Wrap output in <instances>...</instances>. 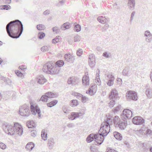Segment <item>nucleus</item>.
Wrapping results in <instances>:
<instances>
[{
  "instance_id": "nucleus-45",
  "label": "nucleus",
  "mask_w": 152,
  "mask_h": 152,
  "mask_svg": "<svg viewBox=\"0 0 152 152\" xmlns=\"http://www.w3.org/2000/svg\"><path fill=\"white\" fill-rule=\"evenodd\" d=\"M135 14V11H134L132 12L130 18V22H132L134 19V16Z\"/></svg>"
},
{
  "instance_id": "nucleus-18",
  "label": "nucleus",
  "mask_w": 152,
  "mask_h": 152,
  "mask_svg": "<svg viewBox=\"0 0 152 152\" xmlns=\"http://www.w3.org/2000/svg\"><path fill=\"white\" fill-rule=\"evenodd\" d=\"M135 4L134 0H129L128 4L129 6V8L131 10H133L134 9Z\"/></svg>"
},
{
  "instance_id": "nucleus-58",
  "label": "nucleus",
  "mask_w": 152,
  "mask_h": 152,
  "mask_svg": "<svg viewBox=\"0 0 152 152\" xmlns=\"http://www.w3.org/2000/svg\"><path fill=\"white\" fill-rule=\"evenodd\" d=\"M107 152H118L114 149H113L110 148L108 149V151H107Z\"/></svg>"
},
{
  "instance_id": "nucleus-37",
  "label": "nucleus",
  "mask_w": 152,
  "mask_h": 152,
  "mask_svg": "<svg viewBox=\"0 0 152 152\" xmlns=\"http://www.w3.org/2000/svg\"><path fill=\"white\" fill-rule=\"evenodd\" d=\"M115 104V99H112V100L110 101V103H109V106L110 108H112L114 107Z\"/></svg>"
},
{
  "instance_id": "nucleus-20",
  "label": "nucleus",
  "mask_w": 152,
  "mask_h": 152,
  "mask_svg": "<svg viewBox=\"0 0 152 152\" xmlns=\"http://www.w3.org/2000/svg\"><path fill=\"white\" fill-rule=\"evenodd\" d=\"M96 87V86L93 85L91 86L90 88H89L88 91H86V93L87 94H89L90 95H92L93 94V93L95 91V88Z\"/></svg>"
},
{
  "instance_id": "nucleus-31",
  "label": "nucleus",
  "mask_w": 152,
  "mask_h": 152,
  "mask_svg": "<svg viewBox=\"0 0 152 152\" xmlns=\"http://www.w3.org/2000/svg\"><path fill=\"white\" fill-rule=\"evenodd\" d=\"M74 30L75 31L79 32L81 30V26L80 25L76 24L74 25Z\"/></svg>"
},
{
  "instance_id": "nucleus-60",
  "label": "nucleus",
  "mask_w": 152,
  "mask_h": 152,
  "mask_svg": "<svg viewBox=\"0 0 152 152\" xmlns=\"http://www.w3.org/2000/svg\"><path fill=\"white\" fill-rule=\"evenodd\" d=\"M117 83L119 85H121L122 83V81L121 79L119 78L117 80Z\"/></svg>"
},
{
  "instance_id": "nucleus-44",
  "label": "nucleus",
  "mask_w": 152,
  "mask_h": 152,
  "mask_svg": "<svg viewBox=\"0 0 152 152\" xmlns=\"http://www.w3.org/2000/svg\"><path fill=\"white\" fill-rule=\"evenodd\" d=\"M52 30L54 32H55L56 33H58L59 31V28H58L56 26L53 27L52 28Z\"/></svg>"
},
{
  "instance_id": "nucleus-57",
  "label": "nucleus",
  "mask_w": 152,
  "mask_h": 152,
  "mask_svg": "<svg viewBox=\"0 0 152 152\" xmlns=\"http://www.w3.org/2000/svg\"><path fill=\"white\" fill-rule=\"evenodd\" d=\"M63 110L64 113L66 114H68L69 113V110H68L66 108L64 107L63 108Z\"/></svg>"
},
{
  "instance_id": "nucleus-27",
  "label": "nucleus",
  "mask_w": 152,
  "mask_h": 152,
  "mask_svg": "<svg viewBox=\"0 0 152 152\" xmlns=\"http://www.w3.org/2000/svg\"><path fill=\"white\" fill-rule=\"evenodd\" d=\"M55 142L54 139L53 138H50L48 140V144L49 146V148L52 149L54 145Z\"/></svg>"
},
{
  "instance_id": "nucleus-2",
  "label": "nucleus",
  "mask_w": 152,
  "mask_h": 152,
  "mask_svg": "<svg viewBox=\"0 0 152 152\" xmlns=\"http://www.w3.org/2000/svg\"><path fill=\"white\" fill-rule=\"evenodd\" d=\"M6 29L8 35L14 39L18 38L23 30V25L20 20H16L10 22L6 26Z\"/></svg>"
},
{
  "instance_id": "nucleus-39",
  "label": "nucleus",
  "mask_w": 152,
  "mask_h": 152,
  "mask_svg": "<svg viewBox=\"0 0 152 152\" xmlns=\"http://www.w3.org/2000/svg\"><path fill=\"white\" fill-rule=\"evenodd\" d=\"M95 60V56L93 54H91L89 56L88 61Z\"/></svg>"
},
{
  "instance_id": "nucleus-48",
  "label": "nucleus",
  "mask_w": 152,
  "mask_h": 152,
  "mask_svg": "<svg viewBox=\"0 0 152 152\" xmlns=\"http://www.w3.org/2000/svg\"><path fill=\"white\" fill-rule=\"evenodd\" d=\"M129 71L126 69H124L122 73L123 75L125 76L128 75H129Z\"/></svg>"
},
{
  "instance_id": "nucleus-9",
  "label": "nucleus",
  "mask_w": 152,
  "mask_h": 152,
  "mask_svg": "<svg viewBox=\"0 0 152 152\" xmlns=\"http://www.w3.org/2000/svg\"><path fill=\"white\" fill-rule=\"evenodd\" d=\"M132 122L133 124L136 125H140L144 123L145 120L140 116H136L133 118Z\"/></svg>"
},
{
  "instance_id": "nucleus-19",
  "label": "nucleus",
  "mask_w": 152,
  "mask_h": 152,
  "mask_svg": "<svg viewBox=\"0 0 152 152\" xmlns=\"http://www.w3.org/2000/svg\"><path fill=\"white\" fill-rule=\"evenodd\" d=\"M77 78H76L69 77L68 81L67 83L68 84L70 85H75L76 83Z\"/></svg>"
},
{
  "instance_id": "nucleus-62",
  "label": "nucleus",
  "mask_w": 152,
  "mask_h": 152,
  "mask_svg": "<svg viewBox=\"0 0 152 152\" xmlns=\"http://www.w3.org/2000/svg\"><path fill=\"white\" fill-rule=\"evenodd\" d=\"M96 83L98 85H100V82H101L99 78H96Z\"/></svg>"
},
{
  "instance_id": "nucleus-14",
  "label": "nucleus",
  "mask_w": 152,
  "mask_h": 152,
  "mask_svg": "<svg viewBox=\"0 0 152 152\" xmlns=\"http://www.w3.org/2000/svg\"><path fill=\"white\" fill-rule=\"evenodd\" d=\"M65 60L70 63H73L74 61V57L69 54H66L64 56Z\"/></svg>"
},
{
  "instance_id": "nucleus-52",
  "label": "nucleus",
  "mask_w": 152,
  "mask_h": 152,
  "mask_svg": "<svg viewBox=\"0 0 152 152\" xmlns=\"http://www.w3.org/2000/svg\"><path fill=\"white\" fill-rule=\"evenodd\" d=\"M37 134V132L36 130H33L31 131V135L33 137H35Z\"/></svg>"
},
{
  "instance_id": "nucleus-49",
  "label": "nucleus",
  "mask_w": 152,
  "mask_h": 152,
  "mask_svg": "<svg viewBox=\"0 0 152 152\" xmlns=\"http://www.w3.org/2000/svg\"><path fill=\"white\" fill-rule=\"evenodd\" d=\"M90 149L91 152H98L97 149L96 148H94V146H91Z\"/></svg>"
},
{
  "instance_id": "nucleus-51",
  "label": "nucleus",
  "mask_w": 152,
  "mask_h": 152,
  "mask_svg": "<svg viewBox=\"0 0 152 152\" xmlns=\"http://www.w3.org/2000/svg\"><path fill=\"white\" fill-rule=\"evenodd\" d=\"M121 105H119L117 107L114 108L113 109V111L115 113L117 112L119 110L120 108Z\"/></svg>"
},
{
  "instance_id": "nucleus-64",
  "label": "nucleus",
  "mask_w": 152,
  "mask_h": 152,
  "mask_svg": "<svg viewBox=\"0 0 152 152\" xmlns=\"http://www.w3.org/2000/svg\"><path fill=\"white\" fill-rule=\"evenodd\" d=\"M15 73L18 76H20V75L21 74V72L20 71H19L18 70H17L15 72Z\"/></svg>"
},
{
  "instance_id": "nucleus-23",
  "label": "nucleus",
  "mask_w": 152,
  "mask_h": 152,
  "mask_svg": "<svg viewBox=\"0 0 152 152\" xmlns=\"http://www.w3.org/2000/svg\"><path fill=\"white\" fill-rule=\"evenodd\" d=\"M26 126L28 128H32L35 127V123L33 121H28L26 123Z\"/></svg>"
},
{
  "instance_id": "nucleus-11",
  "label": "nucleus",
  "mask_w": 152,
  "mask_h": 152,
  "mask_svg": "<svg viewBox=\"0 0 152 152\" xmlns=\"http://www.w3.org/2000/svg\"><path fill=\"white\" fill-rule=\"evenodd\" d=\"M118 91L115 89H112L109 94V98L110 99L115 100L118 98Z\"/></svg>"
},
{
  "instance_id": "nucleus-33",
  "label": "nucleus",
  "mask_w": 152,
  "mask_h": 152,
  "mask_svg": "<svg viewBox=\"0 0 152 152\" xmlns=\"http://www.w3.org/2000/svg\"><path fill=\"white\" fill-rule=\"evenodd\" d=\"M37 29L39 30H44L45 28V26L42 24L38 25L37 26Z\"/></svg>"
},
{
  "instance_id": "nucleus-3",
  "label": "nucleus",
  "mask_w": 152,
  "mask_h": 152,
  "mask_svg": "<svg viewBox=\"0 0 152 152\" xmlns=\"http://www.w3.org/2000/svg\"><path fill=\"white\" fill-rule=\"evenodd\" d=\"M2 127L6 133L11 135L16 133L21 136L23 132L22 126L18 123L14 124L13 126L7 122H4L3 123Z\"/></svg>"
},
{
  "instance_id": "nucleus-47",
  "label": "nucleus",
  "mask_w": 152,
  "mask_h": 152,
  "mask_svg": "<svg viewBox=\"0 0 152 152\" xmlns=\"http://www.w3.org/2000/svg\"><path fill=\"white\" fill-rule=\"evenodd\" d=\"M0 148L2 149H5L6 148V145L2 142L0 143Z\"/></svg>"
},
{
  "instance_id": "nucleus-8",
  "label": "nucleus",
  "mask_w": 152,
  "mask_h": 152,
  "mask_svg": "<svg viewBox=\"0 0 152 152\" xmlns=\"http://www.w3.org/2000/svg\"><path fill=\"white\" fill-rule=\"evenodd\" d=\"M126 96L127 99L129 100H137V94L134 91H129L126 93Z\"/></svg>"
},
{
  "instance_id": "nucleus-36",
  "label": "nucleus",
  "mask_w": 152,
  "mask_h": 152,
  "mask_svg": "<svg viewBox=\"0 0 152 152\" xmlns=\"http://www.w3.org/2000/svg\"><path fill=\"white\" fill-rule=\"evenodd\" d=\"M59 36H57L55 38L52 39V42L53 43L56 44L59 42L60 39L59 38Z\"/></svg>"
},
{
  "instance_id": "nucleus-21",
  "label": "nucleus",
  "mask_w": 152,
  "mask_h": 152,
  "mask_svg": "<svg viewBox=\"0 0 152 152\" xmlns=\"http://www.w3.org/2000/svg\"><path fill=\"white\" fill-rule=\"evenodd\" d=\"M114 136L118 140H121L122 139L121 134L119 132H115L113 133Z\"/></svg>"
},
{
  "instance_id": "nucleus-59",
  "label": "nucleus",
  "mask_w": 152,
  "mask_h": 152,
  "mask_svg": "<svg viewBox=\"0 0 152 152\" xmlns=\"http://www.w3.org/2000/svg\"><path fill=\"white\" fill-rule=\"evenodd\" d=\"M83 95L81 94H78L77 96V98L81 100Z\"/></svg>"
},
{
  "instance_id": "nucleus-34",
  "label": "nucleus",
  "mask_w": 152,
  "mask_h": 152,
  "mask_svg": "<svg viewBox=\"0 0 152 152\" xmlns=\"http://www.w3.org/2000/svg\"><path fill=\"white\" fill-rule=\"evenodd\" d=\"M78 104L77 101L76 99L72 100L70 103V105L72 107L76 106Z\"/></svg>"
},
{
  "instance_id": "nucleus-35",
  "label": "nucleus",
  "mask_w": 152,
  "mask_h": 152,
  "mask_svg": "<svg viewBox=\"0 0 152 152\" xmlns=\"http://www.w3.org/2000/svg\"><path fill=\"white\" fill-rule=\"evenodd\" d=\"M89 64L92 69L94 67L95 65L96 62L95 60H94L92 61H88Z\"/></svg>"
},
{
  "instance_id": "nucleus-55",
  "label": "nucleus",
  "mask_w": 152,
  "mask_h": 152,
  "mask_svg": "<svg viewBox=\"0 0 152 152\" xmlns=\"http://www.w3.org/2000/svg\"><path fill=\"white\" fill-rule=\"evenodd\" d=\"M67 126L70 128H72L75 126V125L73 123L69 124L67 125Z\"/></svg>"
},
{
  "instance_id": "nucleus-17",
  "label": "nucleus",
  "mask_w": 152,
  "mask_h": 152,
  "mask_svg": "<svg viewBox=\"0 0 152 152\" xmlns=\"http://www.w3.org/2000/svg\"><path fill=\"white\" fill-rule=\"evenodd\" d=\"M82 83L84 86H87L89 84V79L88 77L86 75L83 77Z\"/></svg>"
},
{
  "instance_id": "nucleus-29",
  "label": "nucleus",
  "mask_w": 152,
  "mask_h": 152,
  "mask_svg": "<svg viewBox=\"0 0 152 152\" xmlns=\"http://www.w3.org/2000/svg\"><path fill=\"white\" fill-rule=\"evenodd\" d=\"M121 121V120H120V118L118 116H116L114 117L113 119V122L115 126H116V125L118 124Z\"/></svg>"
},
{
  "instance_id": "nucleus-46",
  "label": "nucleus",
  "mask_w": 152,
  "mask_h": 152,
  "mask_svg": "<svg viewBox=\"0 0 152 152\" xmlns=\"http://www.w3.org/2000/svg\"><path fill=\"white\" fill-rule=\"evenodd\" d=\"M80 37L78 35H77L74 37V40L75 42H78L80 41Z\"/></svg>"
},
{
  "instance_id": "nucleus-56",
  "label": "nucleus",
  "mask_w": 152,
  "mask_h": 152,
  "mask_svg": "<svg viewBox=\"0 0 152 152\" xmlns=\"http://www.w3.org/2000/svg\"><path fill=\"white\" fill-rule=\"evenodd\" d=\"M103 56L106 58H109L110 57L109 54L107 52H105L103 54Z\"/></svg>"
},
{
  "instance_id": "nucleus-50",
  "label": "nucleus",
  "mask_w": 152,
  "mask_h": 152,
  "mask_svg": "<svg viewBox=\"0 0 152 152\" xmlns=\"http://www.w3.org/2000/svg\"><path fill=\"white\" fill-rule=\"evenodd\" d=\"M146 134H148L150 136L152 135V131L150 129H148L146 132Z\"/></svg>"
},
{
  "instance_id": "nucleus-4",
  "label": "nucleus",
  "mask_w": 152,
  "mask_h": 152,
  "mask_svg": "<svg viewBox=\"0 0 152 152\" xmlns=\"http://www.w3.org/2000/svg\"><path fill=\"white\" fill-rule=\"evenodd\" d=\"M64 64V61L61 60L58 61L56 63V66L54 64L51 62L47 63L45 64L43 66L42 70L43 72L48 74H55L57 71L56 67H61Z\"/></svg>"
},
{
  "instance_id": "nucleus-12",
  "label": "nucleus",
  "mask_w": 152,
  "mask_h": 152,
  "mask_svg": "<svg viewBox=\"0 0 152 152\" xmlns=\"http://www.w3.org/2000/svg\"><path fill=\"white\" fill-rule=\"evenodd\" d=\"M83 115V114L81 112H72L71 115H69L68 118L71 120H73L80 117L81 116H82Z\"/></svg>"
},
{
  "instance_id": "nucleus-10",
  "label": "nucleus",
  "mask_w": 152,
  "mask_h": 152,
  "mask_svg": "<svg viewBox=\"0 0 152 152\" xmlns=\"http://www.w3.org/2000/svg\"><path fill=\"white\" fill-rule=\"evenodd\" d=\"M32 114L35 115L37 113L38 117L39 118L41 117V111L40 109L37 106H34L31 105L30 106Z\"/></svg>"
},
{
  "instance_id": "nucleus-25",
  "label": "nucleus",
  "mask_w": 152,
  "mask_h": 152,
  "mask_svg": "<svg viewBox=\"0 0 152 152\" xmlns=\"http://www.w3.org/2000/svg\"><path fill=\"white\" fill-rule=\"evenodd\" d=\"M98 21L100 23H105L108 20L105 17H103L102 16L99 17L97 18Z\"/></svg>"
},
{
  "instance_id": "nucleus-5",
  "label": "nucleus",
  "mask_w": 152,
  "mask_h": 152,
  "mask_svg": "<svg viewBox=\"0 0 152 152\" xmlns=\"http://www.w3.org/2000/svg\"><path fill=\"white\" fill-rule=\"evenodd\" d=\"M19 112L20 114L22 116H28L30 114L29 105L25 104L22 106L20 108Z\"/></svg>"
},
{
  "instance_id": "nucleus-41",
  "label": "nucleus",
  "mask_w": 152,
  "mask_h": 152,
  "mask_svg": "<svg viewBox=\"0 0 152 152\" xmlns=\"http://www.w3.org/2000/svg\"><path fill=\"white\" fill-rule=\"evenodd\" d=\"M41 50L42 51H46L49 50V48L47 46H45L41 48Z\"/></svg>"
},
{
  "instance_id": "nucleus-54",
  "label": "nucleus",
  "mask_w": 152,
  "mask_h": 152,
  "mask_svg": "<svg viewBox=\"0 0 152 152\" xmlns=\"http://www.w3.org/2000/svg\"><path fill=\"white\" fill-rule=\"evenodd\" d=\"M145 94L148 97H150L151 96V93L149 89H147L146 90Z\"/></svg>"
},
{
  "instance_id": "nucleus-42",
  "label": "nucleus",
  "mask_w": 152,
  "mask_h": 152,
  "mask_svg": "<svg viewBox=\"0 0 152 152\" xmlns=\"http://www.w3.org/2000/svg\"><path fill=\"white\" fill-rule=\"evenodd\" d=\"M83 52L82 49H79L77 51V55L79 56H81Z\"/></svg>"
},
{
  "instance_id": "nucleus-38",
  "label": "nucleus",
  "mask_w": 152,
  "mask_h": 152,
  "mask_svg": "<svg viewBox=\"0 0 152 152\" xmlns=\"http://www.w3.org/2000/svg\"><path fill=\"white\" fill-rule=\"evenodd\" d=\"M38 36L39 39H41L45 36V34L44 32H40L38 33Z\"/></svg>"
},
{
  "instance_id": "nucleus-63",
  "label": "nucleus",
  "mask_w": 152,
  "mask_h": 152,
  "mask_svg": "<svg viewBox=\"0 0 152 152\" xmlns=\"http://www.w3.org/2000/svg\"><path fill=\"white\" fill-rule=\"evenodd\" d=\"M49 11L48 10H46L44 12L43 14L45 15H48L49 14Z\"/></svg>"
},
{
  "instance_id": "nucleus-43",
  "label": "nucleus",
  "mask_w": 152,
  "mask_h": 152,
  "mask_svg": "<svg viewBox=\"0 0 152 152\" xmlns=\"http://www.w3.org/2000/svg\"><path fill=\"white\" fill-rule=\"evenodd\" d=\"M150 147L147 145H145L144 147L143 148V150L145 152H147L149 149Z\"/></svg>"
},
{
  "instance_id": "nucleus-28",
  "label": "nucleus",
  "mask_w": 152,
  "mask_h": 152,
  "mask_svg": "<svg viewBox=\"0 0 152 152\" xmlns=\"http://www.w3.org/2000/svg\"><path fill=\"white\" fill-rule=\"evenodd\" d=\"M58 102V101L57 100H55L47 103V104L48 107H51L55 105Z\"/></svg>"
},
{
  "instance_id": "nucleus-6",
  "label": "nucleus",
  "mask_w": 152,
  "mask_h": 152,
  "mask_svg": "<svg viewBox=\"0 0 152 152\" xmlns=\"http://www.w3.org/2000/svg\"><path fill=\"white\" fill-rule=\"evenodd\" d=\"M56 94L51 92H48L42 95L40 98L39 101H42L44 102H47L48 98H53L57 97Z\"/></svg>"
},
{
  "instance_id": "nucleus-7",
  "label": "nucleus",
  "mask_w": 152,
  "mask_h": 152,
  "mask_svg": "<svg viewBox=\"0 0 152 152\" xmlns=\"http://www.w3.org/2000/svg\"><path fill=\"white\" fill-rule=\"evenodd\" d=\"M132 111L128 109L124 110L122 114V118L126 120V118L130 119L132 116Z\"/></svg>"
},
{
  "instance_id": "nucleus-30",
  "label": "nucleus",
  "mask_w": 152,
  "mask_h": 152,
  "mask_svg": "<svg viewBox=\"0 0 152 152\" xmlns=\"http://www.w3.org/2000/svg\"><path fill=\"white\" fill-rule=\"evenodd\" d=\"M41 136L43 140H45L47 139V134L45 133V130H42L41 134Z\"/></svg>"
},
{
  "instance_id": "nucleus-53",
  "label": "nucleus",
  "mask_w": 152,
  "mask_h": 152,
  "mask_svg": "<svg viewBox=\"0 0 152 152\" xmlns=\"http://www.w3.org/2000/svg\"><path fill=\"white\" fill-rule=\"evenodd\" d=\"M88 98L85 96H83L81 101L83 102H85L87 100H88Z\"/></svg>"
},
{
  "instance_id": "nucleus-32",
  "label": "nucleus",
  "mask_w": 152,
  "mask_h": 152,
  "mask_svg": "<svg viewBox=\"0 0 152 152\" xmlns=\"http://www.w3.org/2000/svg\"><path fill=\"white\" fill-rule=\"evenodd\" d=\"M11 7L9 5H4L0 7V9L1 10H8L11 9Z\"/></svg>"
},
{
  "instance_id": "nucleus-61",
  "label": "nucleus",
  "mask_w": 152,
  "mask_h": 152,
  "mask_svg": "<svg viewBox=\"0 0 152 152\" xmlns=\"http://www.w3.org/2000/svg\"><path fill=\"white\" fill-rule=\"evenodd\" d=\"M19 69L23 70L26 69V67L24 66H21L19 67Z\"/></svg>"
},
{
  "instance_id": "nucleus-1",
  "label": "nucleus",
  "mask_w": 152,
  "mask_h": 152,
  "mask_svg": "<svg viewBox=\"0 0 152 152\" xmlns=\"http://www.w3.org/2000/svg\"><path fill=\"white\" fill-rule=\"evenodd\" d=\"M110 115L107 117L101 124L98 133L91 134L88 136L86 140L87 142L90 143L94 140V142L96 145H100L102 143L104 137H106L110 131V124L113 121Z\"/></svg>"
},
{
  "instance_id": "nucleus-13",
  "label": "nucleus",
  "mask_w": 152,
  "mask_h": 152,
  "mask_svg": "<svg viewBox=\"0 0 152 152\" xmlns=\"http://www.w3.org/2000/svg\"><path fill=\"white\" fill-rule=\"evenodd\" d=\"M124 121H120L118 124L116 125V127H119L121 130H124L126 128L127 124L126 120L124 119Z\"/></svg>"
},
{
  "instance_id": "nucleus-26",
  "label": "nucleus",
  "mask_w": 152,
  "mask_h": 152,
  "mask_svg": "<svg viewBox=\"0 0 152 152\" xmlns=\"http://www.w3.org/2000/svg\"><path fill=\"white\" fill-rule=\"evenodd\" d=\"M70 24L69 22H66L62 25L61 26V28L62 30H65L70 28Z\"/></svg>"
},
{
  "instance_id": "nucleus-22",
  "label": "nucleus",
  "mask_w": 152,
  "mask_h": 152,
  "mask_svg": "<svg viewBox=\"0 0 152 152\" xmlns=\"http://www.w3.org/2000/svg\"><path fill=\"white\" fill-rule=\"evenodd\" d=\"M34 147V144L32 142H30L26 145V148L27 150L30 151L33 149Z\"/></svg>"
},
{
  "instance_id": "nucleus-16",
  "label": "nucleus",
  "mask_w": 152,
  "mask_h": 152,
  "mask_svg": "<svg viewBox=\"0 0 152 152\" xmlns=\"http://www.w3.org/2000/svg\"><path fill=\"white\" fill-rule=\"evenodd\" d=\"M109 79L107 82V85L109 86H111L114 84V81L115 79L114 76L112 75H108Z\"/></svg>"
},
{
  "instance_id": "nucleus-40",
  "label": "nucleus",
  "mask_w": 152,
  "mask_h": 152,
  "mask_svg": "<svg viewBox=\"0 0 152 152\" xmlns=\"http://www.w3.org/2000/svg\"><path fill=\"white\" fill-rule=\"evenodd\" d=\"M109 27V25L107 24H105L104 26H103L102 28V31L104 32Z\"/></svg>"
},
{
  "instance_id": "nucleus-15",
  "label": "nucleus",
  "mask_w": 152,
  "mask_h": 152,
  "mask_svg": "<svg viewBox=\"0 0 152 152\" xmlns=\"http://www.w3.org/2000/svg\"><path fill=\"white\" fill-rule=\"evenodd\" d=\"M144 35L146 37H147L146 39L147 42H150L152 40V34L150 33V31L148 30L146 31L145 32Z\"/></svg>"
},
{
  "instance_id": "nucleus-24",
  "label": "nucleus",
  "mask_w": 152,
  "mask_h": 152,
  "mask_svg": "<svg viewBox=\"0 0 152 152\" xmlns=\"http://www.w3.org/2000/svg\"><path fill=\"white\" fill-rule=\"evenodd\" d=\"M38 83L40 84H43L45 82L46 80L43 75L39 76L38 78Z\"/></svg>"
}]
</instances>
